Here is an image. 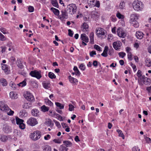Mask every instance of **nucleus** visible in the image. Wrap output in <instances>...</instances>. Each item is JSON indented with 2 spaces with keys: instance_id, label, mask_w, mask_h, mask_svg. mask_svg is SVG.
Returning <instances> with one entry per match:
<instances>
[{
  "instance_id": "nucleus-1",
  "label": "nucleus",
  "mask_w": 151,
  "mask_h": 151,
  "mask_svg": "<svg viewBox=\"0 0 151 151\" xmlns=\"http://www.w3.org/2000/svg\"><path fill=\"white\" fill-rule=\"evenodd\" d=\"M133 8L135 11L141 12L143 10L144 5L142 1L139 0L134 1L132 3Z\"/></svg>"
},
{
  "instance_id": "nucleus-2",
  "label": "nucleus",
  "mask_w": 151,
  "mask_h": 151,
  "mask_svg": "<svg viewBox=\"0 0 151 151\" xmlns=\"http://www.w3.org/2000/svg\"><path fill=\"white\" fill-rule=\"evenodd\" d=\"M42 135V133L39 131L37 130L30 134V138L33 140L36 141L40 139Z\"/></svg>"
},
{
  "instance_id": "nucleus-3",
  "label": "nucleus",
  "mask_w": 151,
  "mask_h": 151,
  "mask_svg": "<svg viewBox=\"0 0 151 151\" xmlns=\"http://www.w3.org/2000/svg\"><path fill=\"white\" fill-rule=\"evenodd\" d=\"M96 33L98 37L102 39L105 36V30L103 28H98L96 29Z\"/></svg>"
},
{
  "instance_id": "nucleus-4",
  "label": "nucleus",
  "mask_w": 151,
  "mask_h": 151,
  "mask_svg": "<svg viewBox=\"0 0 151 151\" xmlns=\"http://www.w3.org/2000/svg\"><path fill=\"white\" fill-rule=\"evenodd\" d=\"M67 11L71 14H74L76 11L77 7L75 4H71L67 6Z\"/></svg>"
},
{
  "instance_id": "nucleus-5",
  "label": "nucleus",
  "mask_w": 151,
  "mask_h": 151,
  "mask_svg": "<svg viewBox=\"0 0 151 151\" xmlns=\"http://www.w3.org/2000/svg\"><path fill=\"white\" fill-rule=\"evenodd\" d=\"M87 3L90 7L94 6L99 7L100 5L99 1L97 0H88Z\"/></svg>"
},
{
  "instance_id": "nucleus-6",
  "label": "nucleus",
  "mask_w": 151,
  "mask_h": 151,
  "mask_svg": "<svg viewBox=\"0 0 151 151\" xmlns=\"http://www.w3.org/2000/svg\"><path fill=\"white\" fill-rule=\"evenodd\" d=\"M24 96L28 101L33 102L35 100V98L33 95L29 91L24 92Z\"/></svg>"
},
{
  "instance_id": "nucleus-7",
  "label": "nucleus",
  "mask_w": 151,
  "mask_h": 151,
  "mask_svg": "<svg viewBox=\"0 0 151 151\" xmlns=\"http://www.w3.org/2000/svg\"><path fill=\"white\" fill-rule=\"evenodd\" d=\"M29 74L32 77H35L37 79H39L42 77L41 71L37 70L31 71Z\"/></svg>"
},
{
  "instance_id": "nucleus-8",
  "label": "nucleus",
  "mask_w": 151,
  "mask_h": 151,
  "mask_svg": "<svg viewBox=\"0 0 151 151\" xmlns=\"http://www.w3.org/2000/svg\"><path fill=\"white\" fill-rule=\"evenodd\" d=\"M16 121L17 124L19 125L20 128L22 129L25 128V125L23 123L24 120L23 119L19 118L18 117H16Z\"/></svg>"
},
{
  "instance_id": "nucleus-9",
  "label": "nucleus",
  "mask_w": 151,
  "mask_h": 151,
  "mask_svg": "<svg viewBox=\"0 0 151 151\" xmlns=\"http://www.w3.org/2000/svg\"><path fill=\"white\" fill-rule=\"evenodd\" d=\"M118 36L121 38H124L127 35V33L122 29L121 27H119L117 30Z\"/></svg>"
},
{
  "instance_id": "nucleus-10",
  "label": "nucleus",
  "mask_w": 151,
  "mask_h": 151,
  "mask_svg": "<svg viewBox=\"0 0 151 151\" xmlns=\"http://www.w3.org/2000/svg\"><path fill=\"white\" fill-rule=\"evenodd\" d=\"M27 123L28 124L31 126H35L38 124L37 119L33 117H31L28 119Z\"/></svg>"
},
{
  "instance_id": "nucleus-11",
  "label": "nucleus",
  "mask_w": 151,
  "mask_h": 151,
  "mask_svg": "<svg viewBox=\"0 0 151 151\" xmlns=\"http://www.w3.org/2000/svg\"><path fill=\"white\" fill-rule=\"evenodd\" d=\"M151 80L150 78H147L145 76L143 79L139 81V84L141 85L145 84L148 85L150 84Z\"/></svg>"
},
{
  "instance_id": "nucleus-12",
  "label": "nucleus",
  "mask_w": 151,
  "mask_h": 151,
  "mask_svg": "<svg viewBox=\"0 0 151 151\" xmlns=\"http://www.w3.org/2000/svg\"><path fill=\"white\" fill-rule=\"evenodd\" d=\"M61 12L62 13L61 15L58 16V17L59 19L61 20H63L64 19H66L68 18V14L67 12L65 10H62Z\"/></svg>"
},
{
  "instance_id": "nucleus-13",
  "label": "nucleus",
  "mask_w": 151,
  "mask_h": 151,
  "mask_svg": "<svg viewBox=\"0 0 151 151\" xmlns=\"http://www.w3.org/2000/svg\"><path fill=\"white\" fill-rule=\"evenodd\" d=\"M122 45L121 42L119 41H117L114 42L113 44V46L114 48L116 50H118L120 49L121 46Z\"/></svg>"
},
{
  "instance_id": "nucleus-14",
  "label": "nucleus",
  "mask_w": 151,
  "mask_h": 151,
  "mask_svg": "<svg viewBox=\"0 0 151 151\" xmlns=\"http://www.w3.org/2000/svg\"><path fill=\"white\" fill-rule=\"evenodd\" d=\"M1 65L2 70L4 71L5 74H9L10 70L8 66L6 64H3V63H1Z\"/></svg>"
},
{
  "instance_id": "nucleus-15",
  "label": "nucleus",
  "mask_w": 151,
  "mask_h": 151,
  "mask_svg": "<svg viewBox=\"0 0 151 151\" xmlns=\"http://www.w3.org/2000/svg\"><path fill=\"white\" fill-rule=\"evenodd\" d=\"M7 107H8V106L7 105L5 104L3 102L0 101V110L5 112Z\"/></svg>"
},
{
  "instance_id": "nucleus-16",
  "label": "nucleus",
  "mask_w": 151,
  "mask_h": 151,
  "mask_svg": "<svg viewBox=\"0 0 151 151\" xmlns=\"http://www.w3.org/2000/svg\"><path fill=\"white\" fill-rule=\"evenodd\" d=\"M139 17V15L138 14L136 13L132 14L130 15V21H137Z\"/></svg>"
},
{
  "instance_id": "nucleus-17",
  "label": "nucleus",
  "mask_w": 151,
  "mask_h": 151,
  "mask_svg": "<svg viewBox=\"0 0 151 151\" xmlns=\"http://www.w3.org/2000/svg\"><path fill=\"white\" fill-rule=\"evenodd\" d=\"M3 130L6 133H9L12 131V128L8 126H4L3 128Z\"/></svg>"
},
{
  "instance_id": "nucleus-18",
  "label": "nucleus",
  "mask_w": 151,
  "mask_h": 151,
  "mask_svg": "<svg viewBox=\"0 0 151 151\" xmlns=\"http://www.w3.org/2000/svg\"><path fill=\"white\" fill-rule=\"evenodd\" d=\"M69 80L71 83L75 84H77L78 82L77 79L70 76L69 77Z\"/></svg>"
},
{
  "instance_id": "nucleus-19",
  "label": "nucleus",
  "mask_w": 151,
  "mask_h": 151,
  "mask_svg": "<svg viewBox=\"0 0 151 151\" xmlns=\"http://www.w3.org/2000/svg\"><path fill=\"white\" fill-rule=\"evenodd\" d=\"M0 84L3 86H6L8 84V83L6 80L3 78L0 79Z\"/></svg>"
},
{
  "instance_id": "nucleus-20",
  "label": "nucleus",
  "mask_w": 151,
  "mask_h": 151,
  "mask_svg": "<svg viewBox=\"0 0 151 151\" xmlns=\"http://www.w3.org/2000/svg\"><path fill=\"white\" fill-rule=\"evenodd\" d=\"M143 34L141 32L137 31L136 32L135 36L137 39H142L143 36Z\"/></svg>"
},
{
  "instance_id": "nucleus-21",
  "label": "nucleus",
  "mask_w": 151,
  "mask_h": 151,
  "mask_svg": "<svg viewBox=\"0 0 151 151\" xmlns=\"http://www.w3.org/2000/svg\"><path fill=\"white\" fill-rule=\"evenodd\" d=\"M81 38L83 41L86 42H88L89 39L88 37L84 34H82L81 35Z\"/></svg>"
},
{
  "instance_id": "nucleus-22",
  "label": "nucleus",
  "mask_w": 151,
  "mask_h": 151,
  "mask_svg": "<svg viewBox=\"0 0 151 151\" xmlns=\"http://www.w3.org/2000/svg\"><path fill=\"white\" fill-rule=\"evenodd\" d=\"M145 65L147 67H150L151 66V59L150 58H147L145 61Z\"/></svg>"
},
{
  "instance_id": "nucleus-23",
  "label": "nucleus",
  "mask_w": 151,
  "mask_h": 151,
  "mask_svg": "<svg viewBox=\"0 0 151 151\" xmlns=\"http://www.w3.org/2000/svg\"><path fill=\"white\" fill-rule=\"evenodd\" d=\"M32 106V103L30 102H25L23 105L22 106L24 109H29Z\"/></svg>"
},
{
  "instance_id": "nucleus-24",
  "label": "nucleus",
  "mask_w": 151,
  "mask_h": 151,
  "mask_svg": "<svg viewBox=\"0 0 151 151\" xmlns=\"http://www.w3.org/2000/svg\"><path fill=\"white\" fill-rule=\"evenodd\" d=\"M142 72L140 70H138L137 73V76L138 78V81L143 79L145 78L144 76H142L141 74Z\"/></svg>"
},
{
  "instance_id": "nucleus-25",
  "label": "nucleus",
  "mask_w": 151,
  "mask_h": 151,
  "mask_svg": "<svg viewBox=\"0 0 151 151\" xmlns=\"http://www.w3.org/2000/svg\"><path fill=\"white\" fill-rule=\"evenodd\" d=\"M32 114L33 116H37L39 115V111L37 109H34L32 110Z\"/></svg>"
},
{
  "instance_id": "nucleus-26",
  "label": "nucleus",
  "mask_w": 151,
  "mask_h": 151,
  "mask_svg": "<svg viewBox=\"0 0 151 151\" xmlns=\"http://www.w3.org/2000/svg\"><path fill=\"white\" fill-rule=\"evenodd\" d=\"M50 10L55 15L58 16H59L60 12L58 9L53 7H51L50 8Z\"/></svg>"
},
{
  "instance_id": "nucleus-27",
  "label": "nucleus",
  "mask_w": 151,
  "mask_h": 151,
  "mask_svg": "<svg viewBox=\"0 0 151 151\" xmlns=\"http://www.w3.org/2000/svg\"><path fill=\"white\" fill-rule=\"evenodd\" d=\"M63 143L65 146H66V147H70L72 145V143L69 140H65L63 141Z\"/></svg>"
},
{
  "instance_id": "nucleus-28",
  "label": "nucleus",
  "mask_w": 151,
  "mask_h": 151,
  "mask_svg": "<svg viewBox=\"0 0 151 151\" xmlns=\"http://www.w3.org/2000/svg\"><path fill=\"white\" fill-rule=\"evenodd\" d=\"M17 94L15 92L12 91L9 93L10 97L12 99H14L17 98Z\"/></svg>"
},
{
  "instance_id": "nucleus-29",
  "label": "nucleus",
  "mask_w": 151,
  "mask_h": 151,
  "mask_svg": "<svg viewBox=\"0 0 151 151\" xmlns=\"http://www.w3.org/2000/svg\"><path fill=\"white\" fill-rule=\"evenodd\" d=\"M5 111L8 115L11 116L13 115L14 113V111L12 110L9 107H7V109H6Z\"/></svg>"
},
{
  "instance_id": "nucleus-30",
  "label": "nucleus",
  "mask_w": 151,
  "mask_h": 151,
  "mask_svg": "<svg viewBox=\"0 0 151 151\" xmlns=\"http://www.w3.org/2000/svg\"><path fill=\"white\" fill-rule=\"evenodd\" d=\"M94 34L93 32H92L90 34V43L91 44H93L94 43Z\"/></svg>"
},
{
  "instance_id": "nucleus-31",
  "label": "nucleus",
  "mask_w": 151,
  "mask_h": 151,
  "mask_svg": "<svg viewBox=\"0 0 151 151\" xmlns=\"http://www.w3.org/2000/svg\"><path fill=\"white\" fill-rule=\"evenodd\" d=\"M108 49V47L107 46H105L104 48V50L103 51V52L101 54V55L104 57H106L108 56L107 52Z\"/></svg>"
},
{
  "instance_id": "nucleus-32",
  "label": "nucleus",
  "mask_w": 151,
  "mask_h": 151,
  "mask_svg": "<svg viewBox=\"0 0 151 151\" xmlns=\"http://www.w3.org/2000/svg\"><path fill=\"white\" fill-rule=\"evenodd\" d=\"M45 104L47 105L50 106H52L53 105V103L48 99H45Z\"/></svg>"
},
{
  "instance_id": "nucleus-33",
  "label": "nucleus",
  "mask_w": 151,
  "mask_h": 151,
  "mask_svg": "<svg viewBox=\"0 0 151 151\" xmlns=\"http://www.w3.org/2000/svg\"><path fill=\"white\" fill-rule=\"evenodd\" d=\"M68 150V148L65 146V145L63 144L60 145L59 149V150L60 151H67Z\"/></svg>"
},
{
  "instance_id": "nucleus-34",
  "label": "nucleus",
  "mask_w": 151,
  "mask_h": 151,
  "mask_svg": "<svg viewBox=\"0 0 151 151\" xmlns=\"http://www.w3.org/2000/svg\"><path fill=\"white\" fill-rule=\"evenodd\" d=\"M131 24L135 28L139 27V23L137 21H130Z\"/></svg>"
},
{
  "instance_id": "nucleus-35",
  "label": "nucleus",
  "mask_w": 151,
  "mask_h": 151,
  "mask_svg": "<svg viewBox=\"0 0 151 151\" xmlns=\"http://www.w3.org/2000/svg\"><path fill=\"white\" fill-rule=\"evenodd\" d=\"M8 139L7 136L3 135H0V140L2 142H6Z\"/></svg>"
},
{
  "instance_id": "nucleus-36",
  "label": "nucleus",
  "mask_w": 151,
  "mask_h": 151,
  "mask_svg": "<svg viewBox=\"0 0 151 151\" xmlns=\"http://www.w3.org/2000/svg\"><path fill=\"white\" fill-rule=\"evenodd\" d=\"M19 114L22 117H25L27 116V113L24 110H21L19 113Z\"/></svg>"
},
{
  "instance_id": "nucleus-37",
  "label": "nucleus",
  "mask_w": 151,
  "mask_h": 151,
  "mask_svg": "<svg viewBox=\"0 0 151 151\" xmlns=\"http://www.w3.org/2000/svg\"><path fill=\"white\" fill-rule=\"evenodd\" d=\"M41 110L43 112H45L48 111L49 109V108L48 106H46L45 105H43L41 107Z\"/></svg>"
},
{
  "instance_id": "nucleus-38",
  "label": "nucleus",
  "mask_w": 151,
  "mask_h": 151,
  "mask_svg": "<svg viewBox=\"0 0 151 151\" xmlns=\"http://www.w3.org/2000/svg\"><path fill=\"white\" fill-rule=\"evenodd\" d=\"M9 60L12 64L13 65L15 62L16 59L14 56H12L9 59Z\"/></svg>"
},
{
  "instance_id": "nucleus-39",
  "label": "nucleus",
  "mask_w": 151,
  "mask_h": 151,
  "mask_svg": "<svg viewBox=\"0 0 151 151\" xmlns=\"http://www.w3.org/2000/svg\"><path fill=\"white\" fill-rule=\"evenodd\" d=\"M88 26L86 23H83V25L82 26V28L83 29V31L85 32L87 31V30L88 29Z\"/></svg>"
},
{
  "instance_id": "nucleus-40",
  "label": "nucleus",
  "mask_w": 151,
  "mask_h": 151,
  "mask_svg": "<svg viewBox=\"0 0 151 151\" xmlns=\"http://www.w3.org/2000/svg\"><path fill=\"white\" fill-rule=\"evenodd\" d=\"M51 4L57 8H58V3L56 0H52Z\"/></svg>"
},
{
  "instance_id": "nucleus-41",
  "label": "nucleus",
  "mask_w": 151,
  "mask_h": 151,
  "mask_svg": "<svg viewBox=\"0 0 151 151\" xmlns=\"http://www.w3.org/2000/svg\"><path fill=\"white\" fill-rule=\"evenodd\" d=\"M62 140L61 138H58L54 139L52 141L56 143L60 144L61 143Z\"/></svg>"
},
{
  "instance_id": "nucleus-42",
  "label": "nucleus",
  "mask_w": 151,
  "mask_h": 151,
  "mask_svg": "<svg viewBox=\"0 0 151 151\" xmlns=\"http://www.w3.org/2000/svg\"><path fill=\"white\" fill-rule=\"evenodd\" d=\"M9 86L11 87V88L12 90H14L16 88V85L12 81L10 83Z\"/></svg>"
},
{
  "instance_id": "nucleus-43",
  "label": "nucleus",
  "mask_w": 151,
  "mask_h": 151,
  "mask_svg": "<svg viewBox=\"0 0 151 151\" xmlns=\"http://www.w3.org/2000/svg\"><path fill=\"white\" fill-rule=\"evenodd\" d=\"M46 123L50 127H52L53 125V123H52V120L50 119H47Z\"/></svg>"
},
{
  "instance_id": "nucleus-44",
  "label": "nucleus",
  "mask_w": 151,
  "mask_h": 151,
  "mask_svg": "<svg viewBox=\"0 0 151 151\" xmlns=\"http://www.w3.org/2000/svg\"><path fill=\"white\" fill-rule=\"evenodd\" d=\"M51 147L48 145L44 146L43 149V151H51Z\"/></svg>"
},
{
  "instance_id": "nucleus-45",
  "label": "nucleus",
  "mask_w": 151,
  "mask_h": 151,
  "mask_svg": "<svg viewBox=\"0 0 151 151\" xmlns=\"http://www.w3.org/2000/svg\"><path fill=\"white\" fill-rule=\"evenodd\" d=\"M26 80L25 79L22 82L18 84V85L19 86L23 87L25 86L26 85Z\"/></svg>"
},
{
  "instance_id": "nucleus-46",
  "label": "nucleus",
  "mask_w": 151,
  "mask_h": 151,
  "mask_svg": "<svg viewBox=\"0 0 151 151\" xmlns=\"http://www.w3.org/2000/svg\"><path fill=\"white\" fill-rule=\"evenodd\" d=\"M125 6V4L124 1H122L120 3L119 8L120 9H123L124 8Z\"/></svg>"
},
{
  "instance_id": "nucleus-47",
  "label": "nucleus",
  "mask_w": 151,
  "mask_h": 151,
  "mask_svg": "<svg viewBox=\"0 0 151 151\" xmlns=\"http://www.w3.org/2000/svg\"><path fill=\"white\" fill-rule=\"evenodd\" d=\"M116 131L118 133L119 136L122 137V139H124V136L123 134L122 131L119 129H117Z\"/></svg>"
},
{
  "instance_id": "nucleus-48",
  "label": "nucleus",
  "mask_w": 151,
  "mask_h": 151,
  "mask_svg": "<svg viewBox=\"0 0 151 151\" xmlns=\"http://www.w3.org/2000/svg\"><path fill=\"white\" fill-rule=\"evenodd\" d=\"M116 16L119 19H123L124 18V15L121 14L119 12H117Z\"/></svg>"
},
{
  "instance_id": "nucleus-49",
  "label": "nucleus",
  "mask_w": 151,
  "mask_h": 151,
  "mask_svg": "<svg viewBox=\"0 0 151 151\" xmlns=\"http://www.w3.org/2000/svg\"><path fill=\"white\" fill-rule=\"evenodd\" d=\"M48 76L51 79L55 78H56V76L52 72H49L48 73Z\"/></svg>"
},
{
  "instance_id": "nucleus-50",
  "label": "nucleus",
  "mask_w": 151,
  "mask_h": 151,
  "mask_svg": "<svg viewBox=\"0 0 151 151\" xmlns=\"http://www.w3.org/2000/svg\"><path fill=\"white\" fill-rule=\"evenodd\" d=\"M55 105L60 109H63L64 108V106L59 102H55Z\"/></svg>"
},
{
  "instance_id": "nucleus-51",
  "label": "nucleus",
  "mask_w": 151,
  "mask_h": 151,
  "mask_svg": "<svg viewBox=\"0 0 151 151\" xmlns=\"http://www.w3.org/2000/svg\"><path fill=\"white\" fill-rule=\"evenodd\" d=\"M94 48L96 50L99 51H102L101 48L99 45H94Z\"/></svg>"
},
{
  "instance_id": "nucleus-52",
  "label": "nucleus",
  "mask_w": 151,
  "mask_h": 151,
  "mask_svg": "<svg viewBox=\"0 0 151 151\" xmlns=\"http://www.w3.org/2000/svg\"><path fill=\"white\" fill-rule=\"evenodd\" d=\"M6 40V37L1 32H0V40L4 41Z\"/></svg>"
},
{
  "instance_id": "nucleus-53",
  "label": "nucleus",
  "mask_w": 151,
  "mask_h": 151,
  "mask_svg": "<svg viewBox=\"0 0 151 151\" xmlns=\"http://www.w3.org/2000/svg\"><path fill=\"white\" fill-rule=\"evenodd\" d=\"M0 31L4 34H6L8 33L6 29L4 28H0Z\"/></svg>"
},
{
  "instance_id": "nucleus-54",
  "label": "nucleus",
  "mask_w": 151,
  "mask_h": 151,
  "mask_svg": "<svg viewBox=\"0 0 151 151\" xmlns=\"http://www.w3.org/2000/svg\"><path fill=\"white\" fill-rule=\"evenodd\" d=\"M79 68L82 70L83 71L85 69L86 67L83 64H81L80 65Z\"/></svg>"
},
{
  "instance_id": "nucleus-55",
  "label": "nucleus",
  "mask_w": 151,
  "mask_h": 151,
  "mask_svg": "<svg viewBox=\"0 0 151 151\" xmlns=\"http://www.w3.org/2000/svg\"><path fill=\"white\" fill-rule=\"evenodd\" d=\"M51 138V136L49 134H47L44 137V139L45 140H49Z\"/></svg>"
},
{
  "instance_id": "nucleus-56",
  "label": "nucleus",
  "mask_w": 151,
  "mask_h": 151,
  "mask_svg": "<svg viewBox=\"0 0 151 151\" xmlns=\"http://www.w3.org/2000/svg\"><path fill=\"white\" fill-rule=\"evenodd\" d=\"M1 50V52L2 53L5 52L6 47L5 46H2L0 47Z\"/></svg>"
},
{
  "instance_id": "nucleus-57",
  "label": "nucleus",
  "mask_w": 151,
  "mask_h": 151,
  "mask_svg": "<svg viewBox=\"0 0 151 151\" xmlns=\"http://www.w3.org/2000/svg\"><path fill=\"white\" fill-rule=\"evenodd\" d=\"M119 55L120 57L123 58L126 55V54L123 52H120L119 53Z\"/></svg>"
},
{
  "instance_id": "nucleus-58",
  "label": "nucleus",
  "mask_w": 151,
  "mask_h": 151,
  "mask_svg": "<svg viewBox=\"0 0 151 151\" xmlns=\"http://www.w3.org/2000/svg\"><path fill=\"white\" fill-rule=\"evenodd\" d=\"M9 47L8 49V50L9 51H10L12 50V51H14V46L12 44L10 45V46H9Z\"/></svg>"
},
{
  "instance_id": "nucleus-59",
  "label": "nucleus",
  "mask_w": 151,
  "mask_h": 151,
  "mask_svg": "<svg viewBox=\"0 0 151 151\" xmlns=\"http://www.w3.org/2000/svg\"><path fill=\"white\" fill-rule=\"evenodd\" d=\"M28 11L30 12H32L34 11V8L33 6H29L28 7Z\"/></svg>"
},
{
  "instance_id": "nucleus-60",
  "label": "nucleus",
  "mask_w": 151,
  "mask_h": 151,
  "mask_svg": "<svg viewBox=\"0 0 151 151\" xmlns=\"http://www.w3.org/2000/svg\"><path fill=\"white\" fill-rule=\"evenodd\" d=\"M69 109L70 111H72L74 110V106L71 104H70L69 105Z\"/></svg>"
},
{
  "instance_id": "nucleus-61",
  "label": "nucleus",
  "mask_w": 151,
  "mask_h": 151,
  "mask_svg": "<svg viewBox=\"0 0 151 151\" xmlns=\"http://www.w3.org/2000/svg\"><path fill=\"white\" fill-rule=\"evenodd\" d=\"M131 65L133 68L134 71H136L137 70V68L136 65L132 63H131Z\"/></svg>"
},
{
  "instance_id": "nucleus-62",
  "label": "nucleus",
  "mask_w": 151,
  "mask_h": 151,
  "mask_svg": "<svg viewBox=\"0 0 151 151\" xmlns=\"http://www.w3.org/2000/svg\"><path fill=\"white\" fill-rule=\"evenodd\" d=\"M113 37V36L111 34H109L108 37V40L109 41H111V40L112 39Z\"/></svg>"
},
{
  "instance_id": "nucleus-63",
  "label": "nucleus",
  "mask_w": 151,
  "mask_h": 151,
  "mask_svg": "<svg viewBox=\"0 0 151 151\" xmlns=\"http://www.w3.org/2000/svg\"><path fill=\"white\" fill-rule=\"evenodd\" d=\"M89 54L91 57H93L94 55H96V53L95 51H93L90 52Z\"/></svg>"
},
{
  "instance_id": "nucleus-64",
  "label": "nucleus",
  "mask_w": 151,
  "mask_h": 151,
  "mask_svg": "<svg viewBox=\"0 0 151 151\" xmlns=\"http://www.w3.org/2000/svg\"><path fill=\"white\" fill-rule=\"evenodd\" d=\"M111 20L113 22H115L116 20V18L115 16H112L111 17Z\"/></svg>"
}]
</instances>
